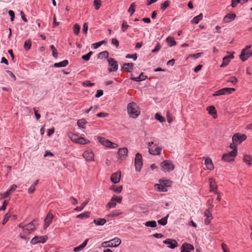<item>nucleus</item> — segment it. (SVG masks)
I'll list each match as a JSON object with an SVG mask.
<instances>
[{
  "label": "nucleus",
  "mask_w": 252,
  "mask_h": 252,
  "mask_svg": "<svg viewBox=\"0 0 252 252\" xmlns=\"http://www.w3.org/2000/svg\"><path fill=\"white\" fill-rule=\"evenodd\" d=\"M83 156V158H94V155L92 150H88L84 152Z\"/></svg>",
  "instance_id": "28"
},
{
  "label": "nucleus",
  "mask_w": 252,
  "mask_h": 252,
  "mask_svg": "<svg viewBox=\"0 0 252 252\" xmlns=\"http://www.w3.org/2000/svg\"><path fill=\"white\" fill-rule=\"evenodd\" d=\"M80 26L78 24H76L74 26V28H73L74 33L76 35L78 34L79 33V32H80Z\"/></svg>",
  "instance_id": "45"
},
{
  "label": "nucleus",
  "mask_w": 252,
  "mask_h": 252,
  "mask_svg": "<svg viewBox=\"0 0 252 252\" xmlns=\"http://www.w3.org/2000/svg\"><path fill=\"white\" fill-rule=\"evenodd\" d=\"M106 220L102 218H99L94 220V223L96 225H103L106 223Z\"/></svg>",
  "instance_id": "25"
},
{
  "label": "nucleus",
  "mask_w": 252,
  "mask_h": 252,
  "mask_svg": "<svg viewBox=\"0 0 252 252\" xmlns=\"http://www.w3.org/2000/svg\"><path fill=\"white\" fill-rule=\"evenodd\" d=\"M83 249V248L80 245V246L74 248L73 251L75 252H78L82 251Z\"/></svg>",
  "instance_id": "61"
},
{
  "label": "nucleus",
  "mask_w": 252,
  "mask_h": 252,
  "mask_svg": "<svg viewBox=\"0 0 252 252\" xmlns=\"http://www.w3.org/2000/svg\"><path fill=\"white\" fill-rule=\"evenodd\" d=\"M155 187L157 188V189L159 191L162 192H165L167 191L166 189V187H168L166 183H164V186L160 184H156Z\"/></svg>",
  "instance_id": "24"
},
{
  "label": "nucleus",
  "mask_w": 252,
  "mask_h": 252,
  "mask_svg": "<svg viewBox=\"0 0 252 252\" xmlns=\"http://www.w3.org/2000/svg\"><path fill=\"white\" fill-rule=\"evenodd\" d=\"M98 141L104 146L111 148H116L118 145L116 143L112 142L104 137L99 136L97 137Z\"/></svg>",
  "instance_id": "6"
},
{
  "label": "nucleus",
  "mask_w": 252,
  "mask_h": 252,
  "mask_svg": "<svg viewBox=\"0 0 252 252\" xmlns=\"http://www.w3.org/2000/svg\"><path fill=\"white\" fill-rule=\"evenodd\" d=\"M235 17L236 15L235 13H229L224 17L223 20L225 22L227 23L234 20Z\"/></svg>",
  "instance_id": "22"
},
{
  "label": "nucleus",
  "mask_w": 252,
  "mask_h": 252,
  "mask_svg": "<svg viewBox=\"0 0 252 252\" xmlns=\"http://www.w3.org/2000/svg\"><path fill=\"white\" fill-rule=\"evenodd\" d=\"M235 91V89L234 88H225L221 89L220 90H219L217 91H216L213 94V96H219L221 95H225V94H228L232 93V92H234Z\"/></svg>",
  "instance_id": "9"
},
{
  "label": "nucleus",
  "mask_w": 252,
  "mask_h": 252,
  "mask_svg": "<svg viewBox=\"0 0 252 252\" xmlns=\"http://www.w3.org/2000/svg\"><path fill=\"white\" fill-rule=\"evenodd\" d=\"M128 150L126 148H120L118 151V155L120 157L127 156Z\"/></svg>",
  "instance_id": "23"
},
{
  "label": "nucleus",
  "mask_w": 252,
  "mask_h": 252,
  "mask_svg": "<svg viewBox=\"0 0 252 252\" xmlns=\"http://www.w3.org/2000/svg\"><path fill=\"white\" fill-rule=\"evenodd\" d=\"M109 53L107 51H104L100 52L98 54L97 58L100 59L108 58Z\"/></svg>",
  "instance_id": "32"
},
{
  "label": "nucleus",
  "mask_w": 252,
  "mask_h": 252,
  "mask_svg": "<svg viewBox=\"0 0 252 252\" xmlns=\"http://www.w3.org/2000/svg\"><path fill=\"white\" fill-rule=\"evenodd\" d=\"M233 58L234 56H233V55H230L224 57L222 59V63L221 64L220 67H224L227 65L230 62V59Z\"/></svg>",
  "instance_id": "19"
},
{
  "label": "nucleus",
  "mask_w": 252,
  "mask_h": 252,
  "mask_svg": "<svg viewBox=\"0 0 252 252\" xmlns=\"http://www.w3.org/2000/svg\"><path fill=\"white\" fill-rule=\"evenodd\" d=\"M68 136L72 142H74L76 143L85 144L90 142L89 140L72 132L68 133Z\"/></svg>",
  "instance_id": "3"
},
{
  "label": "nucleus",
  "mask_w": 252,
  "mask_h": 252,
  "mask_svg": "<svg viewBox=\"0 0 252 252\" xmlns=\"http://www.w3.org/2000/svg\"><path fill=\"white\" fill-rule=\"evenodd\" d=\"M121 179V172H116L113 173L111 176V181L114 184L118 183Z\"/></svg>",
  "instance_id": "17"
},
{
  "label": "nucleus",
  "mask_w": 252,
  "mask_h": 252,
  "mask_svg": "<svg viewBox=\"0 0 252 252\" xmlns=\"http://www.w3.org/2000/svg\"><path fill=\"white\" fill-rule=\"evenodd\" d=\"M108 62L111 67L108 68L109 72L116 71L118 70V64L117 62L113 58H108Z\"/></svg>",
  "instance_id": "11"
},
{
  "label": "nucleus",
  "mask_w": 252,
  "mask_h": 252,
  "mask_svg": "<svg viewBox=\"0 0 252 252\" xmlns=\"http://www.w3.org/2000/svg\"><path fill=\"white\" fill-rule=\"evenodd\" d=\"M7 73L9 74V75L10 76V77L13 78L14 81H15L16 80V78L14 74L10 70H6V71Z\"/></svg>",
  "instance_id": "60"
},
{
  "label": "nucleus",
  "mask_w": 252,
  "mask_h": 252,
  "mask_svg": "<svg viewBox=\"0 0 252 252\" xmlns=\"http://www.w3.org/2000/svg\"><path fill=\"white\" fill-rule=\"evenodd\" d=\"M207 110L208 111L209 114L211 115H213L214 114H216L215 107L213 106H208L207 108Z\"/></svg>",
  "instance_id": "39"
},
{
  "label": "nucleus",
  "mask_w": 252,
  "mask_h": 252,
  "mask_svg": "<svg viewBox=\"0 0 252 252\" xmlns=\"http://www.w3.org/2000/svg\"><path fill=\"white\" fill-rule=\"evenodd\" d=\"M32 45V42L30 40H27L25 42L24 48L26 50H29Z\"/></svg>",
  "instance_id": "40"
},
{
  "label": "nucleus",
  "mask_w": 252,
  "mask_h": 252,
  "mask_svg": "<svg viewBox=\"0 0 252 252\" xmlns=\"http://www.w3.org/2000/svg\"><path fill=\"white\" fill-rule=\"evenodd\" d=\"M170 1L169 0H166L160 5V9L161 10L164 11L165 9L169 6Z\"/></svg>",
  "instance_id": "38"
},
{
  "label": "nucleus",
  "mask_w": 252,
  "mask_h": 252,
  "mask_svg": "<svg viewBox=\"0 0 252 252\" xmlns=\"http://www.w3.org/2000/svg\"><path fill=\"white\" fill-rule=\"evenodd\" d=\"M147 76L144 75L143 73H141L138 77H132L131 79L135 81L139 82L145 80Z\"/></svg>",
  "instance_id": "29"
},
{
  "label": "nucleus",
  "mask_w": 252,
  "mask_h": 252,
  "mask_svg": "<svg viewBox=\"0 0 252 252\" xmlns=\"http://www.w3.org/2000/svg\"><path fill=\"white\" fill-rule=\"evenodd\" d=\"M88 202H89L88 200H85L81 204L80 206L76 207L74 209V210L77 211H82L84 209V208L85 207V206L88 203Z\"/></svg>",
  "instance_id": "37"
},
{
  "label": "nucleus",
  "mask_w": 252,
  "mask_h": 252,
  "mask_svg": "<svg viewBox=\"0 0 252 252\" xmlns=\"http://www.w3.org/2000/svg\"><path fill=\"white\" fill-rule=\"evenodd\" d=\"M35 188L32 185L30 188L28 189V193L29 194H32V193L34 192V190H35Z\"/></svg>",
  "instance_id": "59"
},
{
  "label": "nucleus",
  "mask_w": 252,
  "mask_h": 252,
  "mask_svg": "<svg viewBox=\"0 0 252 252\" xmlns=\"http://www.w3.org/2000/svg\"><path fill=\"white\" fill-rule=\"evenodd\" d=\"M90 212H85L84 213H81L76 216V218L80 219H84L88 218L90 216Z\"/></svg>",
  "instance_id": "27"
},
{
  "label": "nucleus",
  "mask_w": 252,
  "mask_h": 252,
  "mask_svg": "<svg viewBox=\"0 0 252 252\" xmlns=\"http://www.w3.org/2000/svg\"><path fill=\"white\" fill-rule=\"evenodd\" d=\"M121 243L120 238L116 237L109 241H105L102 243L103 247H117Z\"/></svg>",
  "instance_id": "5"
},
{
  "label": "nucleus",
  "mask_w": 252,
  "mask_h": 252,
  "mask_svg": "<svg viewBox=\"0 0 252 252\" xmlns=\"http://www.w3.org/2000/svg\"><path fill=\"white\" fill-rule=\"evenodd\" d=\"M123 189V186H120L119 187H117L116 186L113 185L110 187V189L113 190L114 192H117V193H120Z\"/></svg>",
  "instance_id": "30"
},
{
  "label": "nucleus",
  "mask_w": 252,
  "mask_h": 252,
  "mask_svg": "<svg viewBox=\"0 0 252 252\" xmlns=\"http://www.w3.org/2000/svg\"><path fill=\"white\" fill-rule=\"evenodd\" d=\"M127 110L128 115L132 118L135 119L140 114V108L135 102L129 103L127 104Z\"/></svg>",
  "instance_id": "2"
},
{
  "label": "nucleus",
  "mask_w": 252,
  "mask_h": 252,
  "mask_svg": "<svg viewBox=\"0 0 252 252\" xmlns=\"http://www.w3.org/2000/svg\"><path fill=\"white\" fill-rule=\"evenodd\" d=\"M128 27L129 25L127 24L126 22L125 21H123L122 25V31L123 32H125Z\"/></svg>",
  "instance_id": "42"
},
{
  "label": "nucleus",
  "mask_w": 252,
  "mask_h": 252,
  "mask_svg": "<svg viewBox=\"0 0 252 252\" xmlns=\"http://www.w3.org/2000/svg\"><path fill=\"white\" fill-rule=\"evenodd\" d=\"M122 214V212H121L119 210H115L114 212H113L112 213L110 214L109 216L110 217H116V216H118L119 215H121Z\"/></svg>",
  "instance_id": "48"
},
{
  "label": "nucleus",
  "mask_w": 252,
  "mask_h": 252,
  "mask_svg": "<svg viewBox=\"0 0 252 252\" xmlns=\"http://www.w3.org/2000/svg\"><path fill=\"white\" fill-rule=\"evenodd\" d=\"M251 46L247 45L246 48L243 49L240 55V58L242 61H246L250 56L252 55V52L250 50Z\"/></svg>",
  "instance_id": "7"
},
{
  "label": "nucleus",
  "mask_w": 252,
  "mask_h": 252,
  "mask_svg": "<svg viewBox=\"0 0 252 252\" xmlns=\"http://www.w3.org/2000/svg\"><path fill=\"white\" fill-rule=\"evenodd\" d=\"M103 94V92L102 90H98L96 92V94L95 95L96 97H99L101 96Z\"/></svg>",
  "instance_id": "55"
},
{
  "label": "nucleus",
  "mask_w": 252,
  "mask_h": 252,
  "mask_svg": "<svg viewBox=\"0 0 252 252\" xmlns=\"http://www.w3.org/2000/svg\"><path fill=\"white\" fill-rule=\"evenodd\" d=\"M135 7L136 5L135 4V3L133 2L131 4L130 7H129V9H128V12L130 13L131 15H132L135 12Z\"/></svg>",
  "instance_id": "41"
},
{
  "label": "nucleus",
  "mask_w": 252,
  "mask_h": 252,
  "mask_svg": "<svg viewBox=\"0 0 252 252\" xmlns=\"http://www.w3.org/2000/svg\"><path fill=\"white\" fill-rule=\"evenodd\" d=\"M155 119L158 120L160 122H163L165 121V119L163 117L160 116L158 113H156L155 115Z\"/></svg>",
  "instance_id": "49"
},
{
  "label": "nucleus",
  "mask_w": 252,
  "mask_h": 252,
  "mask_svg": "<svg viewBox=\"0 0 252 252\" xmlns=\"http://www.w3.org/2000/svg\"><path fill=\"white\" fill-rule=\"evenodd\" d=\"M160 49V46L159 43H157L156 47L152 50L153 53H156L158 52Z\"/></svg>",
  "instance_id": "57"
},
{
  "label": "nucleus",
  "mask_w": 252,
  "mask_h": 252,
  "mask_svg": "<svg viewBox=\"0 0 252 252\" xmlns=\"http://www.w3.org/2000/svg\"><path fill=\"white\" fill-rule=\"evenodd\" d=\"M203 18V14L200 13L198 16L194 17L191 21L192 24H198Z\"/></svg>",
  "instance_id": "26"
},
{
  "label": "nucleus",
  "mask_w": 252,
  "mask_h": 252,
  "mask_svg": "<svg viewBox=\"0 0 252 252\" xmlns=\"http://www.w3.org/2000/svg\"><path fill=\"white\" fill-rule=\"evenodd\" d=\"M53 215L51 212L48 213L46 218L44 220V229H46L49 226L53 219Z\"/></svg>",
  "instance_id": "16"
},
{
  "label": "nucleus",
  "mask_w": 252,
  "mask_h": 252,
  "mask_svg": "<svg viewBox=\"0 0 252 252\" xmlns=\"http://www.w3.org/2000/svg\"><path fill=\"white\" fill-rule=\"evenodd\" d=\"M166 41L170 47H172L176 44V42L175 41L173 37L170 36L166 38Z\"/></svg>",
  "instance_id": "34"
},
{
  "label": "nucleus",
  "mask_w": 252,
  "mask_h": 252,
  "mask_svg": "<svg viewBox=\"0 0 252 252\" xmlns=\"http://www.w3.org/2000/svg\"><path fill=\"white\" fill-rule=\"evenodd\" d=\"M87 124V121L84 119H81L78 121L77 125L78 126L82 128H85L86 124Z\"/></svg>",
  "instance_id": "35"
},
{
  "label": "nucleus",
  "mask_w": 252,
  "mask_h": 252,
  "mask_svg": "<svg viewBox=\"0 0 252 252\" xmlns=\"http://www.w3.org/2000/svg\"><path fill=\"white\" fill-rule=\"evenodd\" d=\"M88 29V25L87 23H85L83 25V32L86 34Z\"/></svg>",
  "instance_id": "62"
},
{
  "label": "nucleus",
  "mask_w": 252,
  "mask_h": 252,
  "mask_svg": "<svg viewBox=\"0 0 252 252\" xmlns=\"http://www.w3.org/2000/svg\"><path fill=\"white\" fill-rule=\"evenodd\" d=\"M226 81L235 84L237 82V79L235 77L231 76Z\"/></svg>",
  "instance_id": "50"
},
{
  "label": "nucleus",
  "mask_w": 252,
  "mask_h": 252,
  "mask_svg": "<svg viewBox=\"0 0 252 252\" xmlns=\"http://www.w3.org/2000/svg\"><path fill=\"white\" fill-rule=\"evenodd\" d=\"M122 201V197L113 196L111 199V201H116L119 203H121Z\"/></svg>",
  "instance_id": "47"
},
{
  "label": "nucleus",
  "mask_w": 252,
  "mask_h": 252,
  "mask_svg": "<svg viewBox=\"0 0 252 252\" xmlns=\"http://www.w3.org/2000/svg\"><path fill=\"white\" fill-rule=\"evenodd\" d=\"M145 226L150 227H156L157 226V222L155 220L148 221L145 224Z\"/></svg>",
  "instance_id": "36"
},
{
  "label": "nucleus",
  "mask_w": 252,
  "mask_h": 252,
  "mask_svg": "<svg viewBox=\"0 0 252 252\" xmlns=\"http://www.w3.org/2000/svg\"><path fill=\"white\" fill-rule=\"evenodd\" d=\"M126 58H127V59H130V58H131V59H133V60L135 61L136 59H137V55L136 54H132V55H130V54H127L126 56Z\"/></svg>",
  "instance_id": "51"
},
{
  "label": "nucleus",
  "mask_w": 252,
  "mask_h": 252,
  "mask_svg": "<svg viewBox=\"0 0 252 252\" xmlns=\"http://www.w3.org/2000/svg\"><path fill=\"white\" fill-rule=\"evenodd\" d=\"M16 188L17 186L16 185H13L8 190L11 193L16 190Z\"/></svg>",
  "instance_id": "64"
},
{
  "label": "nucleus",
  "mask_w": 252,
  "mask_h": 252,
  "mask_svg": "<svg viewBox=\"0 0 252 252\" xmlns=\"http://www.w3.org/2000/svg\"><path fill=\"white\" fill-rule=\"evenodd\" d=\"M94 5L96 10H98L101 6V0H94Z\"/></svg>",
  "instance_id": "43"
},
{
  "label": "nucleus",
  "mask_w": 252,
  "mask_h": 252,
  "mask_svg": "<svg viewBox=\"0 0 252 252\" xmlns=\"http://www.w3.org/2000/svg\"><path fill=\"white\" fill-rule=\"evenodd\" d=\"M35 229L34 224L33 222H31L23 227V231L25 233H31L33 232Z\"/></svg>",
  "instance_id": "15"
},
{
  "label": "nucleus",
  "mask_w": 252,
  "mask_h": 252,
  "mask_svg": "<svg viewBox=\"0 0 252 252\" xmlns=\"http://www.w3.org/2000/svg\"><path fill=\"white\" fill-rule=\"evenodd\" d=\"M247 138V136L244 134L235 133L232 136V143L230 145L229 149L231 150L229 151L228 150L227 153L224 154L222 158H227V157H235L237 156V146L240 144L243 141Z\"/></svg>",
  "instance_id": "1"
},
{
  "label": "nucleus",
  "mask_w": 252,
  "mask_h": 252,
  "mask_svg": "<svg viewBox=\"0 0 252 252\" xmlns=\"http://www.w3.org/2000/svg\"><path fill=\"white\" fill-rule=\"evenodd\" d=\"M123 69L128 72H131L133 70V63H125L123 66Z\"/></svg>",
  "instance_id": "20"
},
{
  "label": "nucleus",
  "mask_w": 252,
  "mask_h": 252,
  "mask_svg": "<svg viewBox=\"0 0 252 252\" xmlns=\"http://www.w3.org/2000/svg\"><path fill=\"white\" fill-rule=\"evenodd\" d=\"M10 216H11V215L9 213H7L5 215L4 219H3L2 223V225H4L8 221Z\"/></svg>",
  "instance_id": "46"
},
{
  "label": "nucleus",
  "mask_w": 252,
  "mask_h": 252,
  "mask_svg": "<svg viewBox=\"0 0 252 252\" xmlns=\"http://www.w3.org/2000/svg\"><path fill=\"white\" fill-rule=\"evenodd\" d=\"M210 182V188L211 190H214L217 188V186L215 180L213 179H209Z\"/></svg>",
  "instance_id": "33"
},
{
  "label": "nucleus",
  "mask_w": 252,
  "mask_h": 252,
  "mask_svg": "<svg viewBox=\"0 0 252 252\" xmlns=\"http://www.w3.org/2000/svg\"><path fill=\"white\" fill-rule=\"evenodd\" d=\"M116 203L115 202H109L107 204V207L109 208H115L116 207Z\"/></svg>",
  "instance_id": "56"
},
{
  "label": "nucleus",
  "mask_w": 252,
  "mask_h": 252,
  "mask_svg": "<svg viewBox=\"0 0 252 252\" xmlns=\"http://www.w3.org/2000/svg\"><path fill=\"white\" fill-rule=\"evenodd\" d=\"M193 250V246L187 243H184L181 247V252H190L191 250Z\"/></svg>",
  "instance_id": "14"
},
{
  "label": "nucleus",
  "mask_w": 252,
  "mask_h": 252,
  "mask_svg": "<svg viewBox=\"0 0 252 252\" xmlns=\"http://www.w3.org/2000/svg\"><path fill=\"white\" fill-rule=\"evenodd\" d=\"M169 217V214H167L165 217L158 220V223L162 226L165 225L167 223V219Z\"/></svg>",
  "instance_id": "31"
},
{
  "label": "nucleus",
  "mask_w": 252,
  "mask_h": 252,
  "mask_svg": "<svg viewBox=\"0 0 252 252\" xmlns=\"http://www.w3.org/2000/svg\"><path fill=\"white\" fill-rule=\"evenodd\" d=\"M213 207V205H212L211 207H210L208 209H206L204 212V215L206 217L204 220V223L206 225L209 224L211 220L213 218L212 214Z\"/></svg>",
  "instance_id": "10"
},
{
  "label": "nucleus",
  "mask_w": 252,
  "mask_h": 252,
  "mask_svg": "<svg viewBox=\"0 0 252 252\" xmlns=\"http://www.w3.org/2000/svg\"><path fill=\"white\" fill-rule=\"evenodd\" d=\"M161 167L162 171L170 172L174 170L175 166L171 160H165L161 163Z\"/></svg>",
  "instance_id": "4"
},
{
  "label": "nucleus",
  "mask_w": 252,
  "mask_h": 252,
  "mask_svg": "<svg viewBox=\"0 0 252 252\" xmlns=\"http://www.w3.org/2000/svg\"><path fill=\"white\" fill-rule=\"evenodd\" d=\"M92 54L93 52L90 51L87 54L82 56V59L85 61H88L90 60V57Z\"/></svg>",
  "instance_id": "44"
},
{
  "label": "nucleus",
  "mask_w": 252,
  "mask_h": 252,
  "mask_svg": "<svg viewBox=\"0 0 252 252\" xmlns=\"http://www.w3.org/2000/svg\"><path fill=\"white\" fill-rule=\"evenodd\" d=\"M112 44L114 45L116 48H118L119 46V42L116 38H113L112 39Z\"/></svg>",
  "instance_id": "53"
},
{
  "label": "nucleus",
  "mask_w": 252,
  "mask_h": 252,
  "mask_svg": "<svg viewBox=\"0 0 252 252\" xmlns=\"http://www.w3.org/2000/svg\"><path fill=\"white\" fill-rule=\"evenodd\" d=\"M102 42H105V41H100V42H96V43H95L93 44V45L94 46V49H96V48H98L99 47H100L102 45Z\"/></svg>",
  "instance_id": "54"
},
{
  "label": "nucleus",
  "mask_w": 252,
  "mask_h": 252,
  "mask_svg": "<svg viewBox=\"0 0 252 252\" xmlns=\"http://www.w3.org/2000/svg\"><path fill=\"white\" fill-rule=\"evenodd\" d=\"M143 166L142 158H135V167L137 172H140Z\"/></svg>",
  "instance_id": "18"
},
{
  "label": "nucleus",
  "mask_w": 252,
  "mask_h": 252,
  "mask_svg": "<svg viewBox=\"0 0 252 252\" xmlns=\"http://www.w3.org/2000/svg\"><path fill=\"white\" fill-rule=\"evenodd\" d=\"M154 142H151L149 143V153L154 156L160 155L161 148L156 146L153 145Z\"/></svg>",
  "instance_id": "8"
},
{
  "label": "nucleus",
  "mask_w": 252,
  "mask_h": 252,
  "mask_svg": "<svg viewBox=\"0 0 252 252\" xmlns=\"http://www.w3.org/2000/svg\"><path fill=\"white\" fill-rule=\"evenodd\" d=\"M163 243L168 245V247L172 249L178 246V242L177 241L172 239H167L163 241Z\"/></svg>",
  "instance_id": "12"
},
{
  "label": "nucleus",
  "mask_w": 252,
  "mask_h": 252,
  "mask_svg": "<svg viewBox=\"0 0 252 252\" xmlns=\"http://www.w3.org/2000/svg\"><path fill=\"white\" fill-rule=\"evenodd\" d=\"M8 14H9V16H10V20H11V21H14V17H15L14 12L13 10H10L8 11Z\"/></svg>",
  "instance_id": "52"
},
{
  "label": "nucleus",
  "mask_w": 252,
  "mask_h": 252,
  "mask_svg": "<svg viewBox=\"0 0 252 252\" xmlns=\"http://www.w3.org/2000/svg\"><path fill=\"white\" fill-rule=\"evenodd\" d=\"M205 163L208 170H212L214 168L211 158H205Z\"/></svg>",
  "instance_id": "21"
},
{
  "label": "nucleus",
  "mask_w": 252,
  "mask_h": 252,
  "mask_svg": "<svg viewBox=\"0 0 252 252\" xmlns=\"http://www.w3.org/2000/svg\"><path fill=\"white\" fill-rule=\"evenodd\" d=\"M47 238L46 236H35L31 241L32 244H35L37 243H44L47 241Z\"/></svg>",
  "instance_id": "13"
},
{
  "label": "nucleus",
  "mask_w": 252,
  "mask_h": 252,
  "mask_svg": "<svg viewBox=\"0 0 252 252\" xmlns=\"http://www.w3.org/2000/svg\"><path fill=\"white\" fill-rule=\"evenodd\" d=\"M33 110H34V114H35V117H36V119L37 120H38L40 117H41V116L40 115V114H39L37 112V111L36 110V108H33Z\"/></svg>",
  "instance_id": "58"
},
{
  "label": "nucleus",
  "mask_w": 252,
  "mask_h": 252,
  "mask_svg": "<svg viewBox=\"0 0 252 252\" xmlns=\"http://www.w3.org/2000/svg\"><path fill=\"white\" fill-rule=\"evenodd\" d=\"M94 85V83H91L89 81L83 82V85L86 87L93 86Z\"/></svg>",
  "instance_id": "63"
}]
</instances>
